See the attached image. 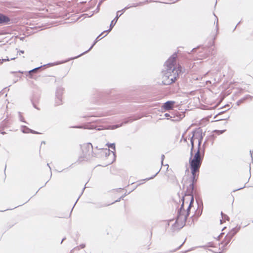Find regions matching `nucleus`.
Returning a JSON list of instances; mask_svg holds the SVG:
<instances>
[{
    "label": "nucleus",
    "instance_id": "nucleus-25",
    "mask_svg": "<svg viewBox=\"0 0 253 253\" xmlns=\"http://www.w3.org/2000/svg\"><path fill=\"white\" fill-rule=\"evenodd\" d=\"M230 242V240H228L225 243V245H227Z\"/></svg>",
    "mask_w": 253,
    "mask_h": 253
},
{
    "label": "nucleus",
    "instance_id": "nucleus-31",
    "mask_svg": "<svg viewBox=\"0 0 253 253\" xmlns=\"http://www.w3.org/2000/svg\"><path fill=\"white\" fill-rule=\"evenodd\" d=\"M20 52L22 53H24V51L21 50Z\"/></svg>",
    "mask_w": 253,
    "mask_h": 253
},
{
    "label": "nucleus",
    "instance_id": "nucleus-37",
    "mask_svg": "<svg viewBox=\"0 0 253 253\" xmlns=\"http://www.w3.org/2000/svg\"><path fill=\"white\" fill-rule=\"evenodd\" d=\"M107 34H106L105 35H104V37H106V36H107Z\"/></svg>",
    "mask_w": 253,
    "mask_h": 253
},
{
    "label": "nucleus",
    "instance_id": "nucleus-4",
    "mask_svg": "<svg viewBox=\"0 0 253 253\" xmlns=\"http://www.w3.org/2000/svg\"><path fill=\"white\" fill-rule=\"evenodd\" d=\"M203 136L202 132L200 130H197L193 132V136L191 138L190 141L192 145L191 154L192 153L194 149V144H198V150L195 154L193 158H201L203 156L202 153L200 151V144L202 141Z\"/></svg>",
    "mask_w": 253,
    "mask_h": 253
},
{
    "label": "nucleus",
    "instance_id": "nucleus-1",
    "mask_svg": "<svg viewBox=\"0 0 253 253\" xmlns=\"http://www.w3.org/2000/svg\"><path fill=\"white\" fill-rule=\"evenodd\" d=\"M177 57L176 53L173 55L166 62L165 70L164 71V75L162 78V82L165 85H169L174 83L178 74L182 72V67L178 66L176 68L175 66V59Z\"/></svg>",
    "mask_w": 253,
    "mask_h": 253
},
{
    "label": "nucleus",
    "instance_id": "nucleus-16",
    "mask_svg": "<svg viewBox=\"0 0 253 253\" xmlns=\"http://www.w3.org/2000/svg\"><path fill=\"white\" fill-rule=\"evenodd\" d=\"M70 127L78 128H84V129L87 128V127H86L85 126H71Z\"/></svg>",
    "mask_w": 253,
    "mask_h": 253
},
{
    "label": "nucleus",
    "instance_id": "nucleus-10",
    "mask_svg": "<svg viewBox=\"0 0 253 253\" xmlns=\"http://www.w3.org/2000/svg\"><path fill=\"white\" fill-rule=\"evenodd\" d=\"M10 18L1 13H0V24H8L10 22Z\"/></svg>",
    "mask_w": 253,
    "mask_h": 253
},
{
    "label": "nucleus",
    "instance_id": "nucleus-24",
    "mask_svg": "<svg viewBox=\"0 0 253 253\" xmlns=\"http://www.w3.org/2000/svg\"><path fill=\"white\" fill-rule=\"evenodd\" d=\"M47 65H49V66H52V65H55V64H54V63H49V64H48Z\"/></svg>",
    "mask_w": 253,
    "mask_h": 253
},
{
    "label": "nucleus",
    "instance_id": "nucleus-19",
    "mask_svg": "<svg viewBox=\"0 0 253 253\" xmlns=\"http://www.w3.org/2000/svg\"><path fill=\"white\" fill-rule=\"evenodd\" d=\"M161 164H162V165L163 167H166V169L168 170V168H169V165L168 164H166L165 165L164 164V159H162V161H161Z\"/></svg>",
    "mask_w": 253,
    "mask_h": 253
},
{
    "label": "nucleus",
    "instance_id": "nucleus-29",
    "mask_svg": "<svg viewBox=\"0 0 253 253\" xmlns=\"http://www.w3.org/2000/svg\"><path fill=\"white\" fill-rule=\"evenodd\" d=\"M229 118V116H228L226 118H225V119H222V120H226V119H228V118Z\"/></svg>",
    "mask_w": 253,
    "mask_h": 253
},
{
    "label": "nucleus",
    "instance_id": "nucleus-27",
    "mask_svg": "<svg viewBox=\"0 0 253 253\" xmlns=\"http://www.w3.org/2000/svg\"><path fill=\"white\" fill-rule=\"evenodd\" d=\"M42 144H45V141H42Z\"/></svg>",
    "mask_w": 253,
    "mask_h": 253
},
{
    "label": "nucleus",
    "instance_id": "nucleus-3",
    "mask_svg": "<svg viewBox=\"0 0 253 253\" xmlns=\"http://www.w3.org/2000/svg\"><path fill=\"white\" fill-rule=\"evenodd\" d=\"M202 159H190L189 164L192 173V182L189 184L187 193L192 194L194 190V183L197 181L199 174V169L202 164Z\"/></svg>",
    "mask_w": 253,
    "mask_h": 253
},
{
    "label": "nucleus",
    "instance_id": "nucleus-15",
    "mask_svg": "<svg viewBox=\"0 0 253 253\" xmlns=\"http://www.w3.org/2000/svg\"><path fill=\"white\" fill-rule=\"evenodd\" d=\"M225 131V130H215L214 131V132L216 134H217V135H220L221 134H222L223 132H224Z\"/></svg>",
    "mask_w": 253,
    "mask_h": 253
},
{
    "label": "nucleus",
    "instance_id": "nucleus-28",
    "mask_svg": "<svg viewBox=\"0 0 253 253\" xmlns=\"http://www.w3.org/2000/svg\"><path fill=\"white\" fill-rule=\"evenodd\" d=\"M16 57H13V58H11L10 60H14L16 58Z\"/></svg>",
    "mask_w": 253,
    "mask_h": 253
},
{
    "label": "nucleus",
    "instance_id": "nucleus-7",
    "mask_svg": "<svg viewBox=\"0 0 253 253\" xmlns=\"http://www.w3.org/2000/svg\"><path fill=\"white\" fill-rule=\"evenodd\" d=\"M64 92V88L62 87H58L56 92V104L59 105L62 103V94Z\"/></svg>",
    "mask_w": 253,
    "mask_h": 253
},
{
    "label": "nucleus",
    "instance_id": "nucleus-8",
    "mask_svg": "<svg viewBox=\"0 0 253 253\" xmlns=\"http://www.w3.org/2000/svg\"><path fill=\"white\" fill-rule=\"evenodd\" d=\"M105 32H108V31H104L103 32H102V33H101V34H100V35H99V36L97 37V38L96 39V40H95V42H94V43H93V44L91 46V47L89 48V49H88V50H86V51H85V52H83V53L81 54L80 55H78V56H76V57H75L72 58L71 59H74L77 58L78 57H80V56H81L83 55V54H85V53H87L88 51H89V50H90V49L93 47V46L95 45V43H96L98 41H99V40L101 39H99V37L101 36V35L102 34H103L104 33H105Z\"/></svg>",
    "mask_w": 253,
    "mask_h": 253
},
{
    "label": "nucleus",
    "instance_id": "nucleus-20",
    "mask_svg": "<svg viewBox=\"0 0 253 253\" xmlns=\"http://www.w3.org/2000/svg\"><path fill=\"white\" fill-rule=\"evenodd\" d=\"M19 118L20 121L26 123V122L24 120V118L22 116L21 113L20 112H19Z\"/></svg>",
    "mask_w": 253,
    "mask_h": 253
},
{
    "label": "nucleus",
    "instance_id": "nucleus-36",
    "mask_svg": "<svg viewBox=\"0 0 253 253\" xmlns=\"http://www.w3.org/2000/svg\"><path fill=\"white\" fill-rule=\"evenodd\" d=\"M107 34H106L105 35H104V37H106V36H107Z\"/></svg>",
    "mask_w": 253,
    "mask_h": 253
},
{
    "label": "nucleus",
    "instance_id": "nucleus-17",
    "mask_svg": "<svg viewBox=\"0 0 253 253\" xmlns=\"http://www.w3.org/2000/svg\"><path fill=\"white\" fill-rule=\"evenodd\" d=\"M106 145L108 146V147L109 148H110L114 150H115V143H110V144L107 143Z\"/></svg>",
    "mask_w": 253,
    "mask_h": 253
},
{
    "label": "nucleus",
    "instance_id": "nucleus-22",
    "mask_svg": "<svg viewBox=\"0 0 253 253\" xmlns=\"http://www.w3.org/2000/svg\"><path fill=\"white\" fill-rule=\"evenodd\" d=\"M30 133L33 134H39L40 133L31 129Z\"/></svg>",
    "mask_w": 253,
    "mask_h": 253
},
{
    "label": "nucleus",
    "instance_id": "nucleus-38",
    "mask_svg": "<svg viewBox=\"0 0 253 253\" xmlns=\"http://www.w3.org/2000/svg\"><path fill=\"white\" fill-rule=\"evenodd\" d=\"M107 34H106L105 35H104V37H106V36H107Z\"/></svg>",
    "mask_w": 253,
    "mask_h": 253
},
{
    "label": "nucleus",
    "instance_id": "nucleus-18",
    "mask_svg": "<svg viewBox=\"0 0 253 253\" xmlns=\"http://www.w3.org/2000/svg\"><path fill=\"white\" fill-rule=\"evenodd\" d=\"M42 66H41L40 67H37V68H35L31 70H30L29 71V73L30 74H31L32 73H34V72H36L38 70H39V69H40L41 68H42Z\"/></svg>",
    "mask_w": 253,
    "mask_h": 253
},
{
    "label": "nucleus",
    "instance_id": "nucleus-21",
    "mask_svg": "<svg viewBox=\"0 0 253 253\" xmlns=\"http://www.w3.org/2000/svg\"><path fill=\"white\" fill-rule=\"evenodd\" d=\"M9 59L8 58H5V59H0V64H2L3 62L4 61H9Z\"/></svg>",
    "mask_w": 253,
    "mask_h": 253
},
{
    "label": "nucleus",
    "instance_id": "nucleus-35",
    "mask_svg": "<svg viewBox=\"0 0 253 253\" xmlns=\"http://www.w3.org/2000/svg\"><path fill=\"white\" fill-rule=\"evenodd\" d=\"M64 240V239H63L62 240V241H61V243H62L63 242Z\"/></svg>",
    "mask_w": 253,
    "mask_h": 253
},
{
    "label": "nucleus",
    "instance_id": "nucleus-9",
    "mask_svg": "<svg viewBox=\"0 0 253 253\" xmlns=\"http://www.w3.org/2000/svg\"><path fill=\"white\" fill-rule=\"evenodd\" d=\"M174 101H168L165 103L163 106V109L165 110H169L171 109L174 104Z\"/></svg>",
    "mask_w": 253,
    "mask_h": 253
},
{
    "label": "nucleus",
    "instance_id": "nucleus-34",
    "mask_svg": "<svg viewBox=\"0 0 253 253\" xmlns=\"http://www.w3.org/2000/svg\"><path fill=\"white\" fill-rule=\"evenodd\" d=\"M243 188V187L240 188H239L238 190L242 189Z\"/></svg>",
    "mask_w": 253,
    "mask_h": 253
},
{
    "label": "nucleus",
    "instance_id": "nucleus-12",
    "mask_svg": "<svg viewBox=\"0 0 253 253\" xmlns=\"http://www.w3.org/2000/svg\"><path fill=\"white\" fill-rule=\"evenodd\" d=\"M129 122V121H124L123 123H122V124H120V125H111V126H109L108 127H107V129H116L118 127H120L121 126H122L123 124H127V123Z\"/></svg>",
    "mask_w": 253,
    "mask_h": 253
},
{
    "label": "nucleus",
    "instance_id": "nucleus-6",
    "mask_svg": "<svg viewBox=\"0 0 253 253\" xmlns=\"http://www.w3.org/2000/svg\"><path fill=\"white\" fill-rule=\"evenodd\" d=\"M83 154L84 157H96V154L93 151V147L90 143H84L81 145Z\"/></svg>",
    "mask_w": 253,
    "mask_h": 253
},
{
    "label": "nucleus",
    "instance_id": "nucleus-14",
    "mask_svg": "<svg viewBox=\"0 0 253 253\" xmlns=\"http://www.w3.org/2000/svg\"><path fill=\"white\" fill-rule=\"evenodd\" d=\"M221 214L222 215V219L220 220L221 223H222V220H224L226 219L227 220H229V218L227 215L223 214L222 212H221Z\"/></svg>",
    "mask_w": 253,
    "mask_h": 253
},
{
    "label": "nucleus",
    "instance_id": "nucleus-30",
    "mask_svg": "<svg viewBox=\"0 0 253 253\" xmlns=\"http://www.w3.org/2000/svg\"><path fill=\"white\" fill-rule=\"evenodd\" d=\"M112 153H113V155L115 157V153H114V152L112 151Z\"/></svg>",
    "mask_w": 253,
    "mask_h": 253
},
{
    "label": "nucleus",
    "instance_id": "nucleus-33",
    "mask_svg": "<svg viewBox=\"0 0 253 253\" xmlns=\"http://www.w3.org/2000/svg\"><path fill=\"white\" fill-rule=\"evenodd\" d=\"M250 153H251V157H253V156H252V154L251 153V151H250Z\"/></svg>",
    "mask_w": 253,
    "mask_h": 253
},
{
    "label": "nucleus",
    "instance_id": "nucleus-23",
    "mask_svg": "<svg viewBox=\"0 0 253 253\" xmlns=\"http://www.w3.org/2000/svg\"><path fill=\"white\" fill-rule=\"evenodd\" d=\"M165 116L166 117H169V114H168V113H166V114H165Z\"/></svg>",
    "mask_w": 253,
    "mask_h": 253
},
{
    "label": "nucleus",
    "instance_id": "nucleus-11",
    "mask_svg": "<svg viewBox=\"0 0 253 253\" xmlns=\"http://www.w3.org/2000/svg\"><path fill=\"white\" fill-rule=\"evenodd\" d=\"M96 149H98L100 153L101 154V156L107 157L109 155L110 151L109 149H102V148H98V147H96Z\"/></svg>",
    "mask_w": 253,
    "mask_h": 253
},
{
    "label": "nucleus",
    "instance_id": "nucleus-13",
    "mask_svg": "<svg viewBox=\"0 0 253 253\" xmlns=\"http://www.w3.org/2000/svg\"><path fill=\"white\" fill-rule=\"evenodd\" d=\"M31 129L25 126H22L21 127V130L24 133H29L30 132Z\"/></svg>",
    "mask_w": 253,
    "mask_h": 253
},
{
    "label": "nucleus",
    "instance_id": "nucleus-32",
    "mask_svg": "<svg viewBox=\"0 0 253 253\" xmlns=\"http://www.w3.org/2000/svg\"><path fill=\"white\" fill-rule=\"evenodd\" d=\"M164 158V155H163L162 156V158Z\"/></svg>",
    "mask_w": 253,
    "mask_h": 253
},
{
    "label": "nucleus",
    "instance_id": "nucleus-5",
    "mask_svg": "<svg viewBox=\"0 0 253 253\" xmlns=\"http://www.w3.org/2000/svg\"><path fill=\"white\" fill-rule=\"evenodd\" d=\"M147 1L146 2H140L138 3H133V4L131 5H127L126 7H125L124 8H123L121 10L118 11L117 12L116 17L111 21L110 25V29L107 30V31L110 32L112 28L114 26L115 24L116 23L119 17H120L122 14L126 10V9H128L129 8L133 7H136L137 6L142 5L144 4L145 3H146Z\"/></svg>",
    "mask_w": 253,
    "mask_h": 253
},
{
    "label": "nucleus",
    "instance_id": "nucleus-26",
    "mask_svg": "<svg viewBox=\"0 0 253 253\" xmlns=\"http://www.w3.org/2000/svg\"><path fill=\"white\" fill-rule=\"evenodd\" d=\"M157 173H156V174L154 175V176H153V177H151V178H148V179H151V178H153L154 177H155V176L157 175Z\"/></svg>",
    "mask_w": 253,
    "mask_h": 253
},
{
    "label": "nucleus",
    "instance_id": "nucleus-2",
    "mask_svg": "<svg viewBox=\"0 0 253 253\" xmlns=\"http://www.w3.org/2000/svg\"><path fill=\"white\" fill-rule=\"evenodd\" d=\"M193 197L191 194H188L183 199V202L178 211V214L176 220V224L178 226L182 227L185 223L187 217L189 215Z\"/></svg>",
    "mask_w": 253,
    "mask_h": 253
}]
</instances>
